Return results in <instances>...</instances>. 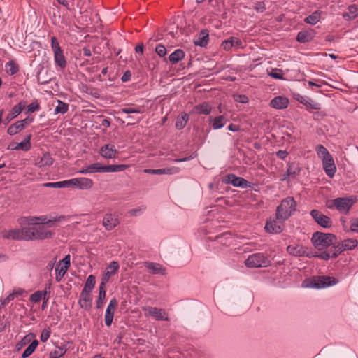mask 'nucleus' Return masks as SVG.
Wrapping results in <instances>:
<instances>
[{
	"mask_svg": "<svg viewBox=\"0 0 358 358\" xmlns=\"http://www.w3.org/2000/svg\"><path fill=\"white\" fill-rule=\"evenodd\" d=\"M45 224H36L31 227H27V241L45 240L52 237L54 233L48 229Z\"/></svg>",
	"mask_w": 358,
	"mask_h": 358,
	"instance_id": "f257e3e1",
	"label": "nucleus"
},
{
	"mask_svg": "<svg viewBox=\"0 0 358 358\" xmlns=\"http://www.w3.org/2000/svg\"><path fill=\"white\" fill-rule=\"evenodd\" d=\"M313 245L318 250H323L331 245H336V237L333 234L315 232L311 238Z\"/></svg>",
	"mask_w": 358,
	"mask_h": 358,
	"instance_id": "f03ea898",
	"label": "nucleus"
},
{
	"mask_svg": "<svg viewBox=\"0 0 358 358\" xmlns=\"http://www.w3.org/2000/svg\"><path fill=\"white\" fill-rule=\"evenodd\" d=\"M296 210V203L293 197L288 196L284 199L277 207L276 213L278 217L282 220H287Z\"/></svg>",
	"mask_w": 358,
	"mask_h": 358,
	"instance_id": "7ed1b4c3",
	"label": "nucleus"
},
{
	"mask_svg": "<svg viewBox=\"0 0 358 358\" xmlns=\"http://www.w3.org/2000/svg\"><path fill=\"white\" fill-rule=\"evenodd\" d=\"M245 264L248 268L267 267L271 261L264 254L257 252L249 255L245 260Z\"/></svg>",
	"mask_w": 358,
	"mask_h": 358,
	"instance_id": "20e7f679",
	"label": "nucleus"
},
{
	"mask_svg": "<svg viewBox=\"0 0 358 358\" xmlns=\"http://www.w3.org/2000/svg\"><path fill=\"white\" fill-rule=\"evenodd\" d=\"M353 203V201L349 198L339 197L329 201L327 206L329 209H336L341 213L348 214Z\"/></svg>",
	"mask_w": 358,
	"mask_h": 358,
	"instance_id": "39448f33",
	"label": "nucleus"
},
{
	"mask_svg": "<svg viewBox=\"0 0 358 358\" xmlns=\"http://www.w3.org/2000/svg\"><path fill=\"white\" fill-rule=\"evenodd\" d=\"M3 239L27 241V227L19 229H3L1 232Z\"/></svg>",
	"mask_w": 358,
	"mask_h": 358,
	"instance_id": "423d86ee",
	"label": "nucleus"
},
{
	"mask_svg": "<svg viewBox=\"0 0 358 358\" xmlns=\"http://www.w3.org/2000/svg\"><path fill=\"white\" fill-rule=\"evenodd\" d=\"M337 280L334 278L327 277V276H319L315 278L311 282L310 284H308V280H304L303 282V287H310L317 289L325 288L327 287L336 285L337 283Z\"/></svg>",
	"mask_w": 358,
	"mask_h": 358,
	"instance_id": "0eeeda50",
	"label": "nucleus"
},
{
	"mask_svg": "<svg viewBox=\"0 0 358 358\" xmlns=\"http://www.w3.org/2000/svg\"><path fill=\"white\" fill-rule=\"evenodd\" d=\"M286 220H282L278 217L275 213V218H270L267 220L265 225V230L271 234H280L285 228V222Z\"/></svg>",
	"mask_w": 358,
	"mask_h": 358,
	"instance_id": "6e6552de",
	"label": "nucleus"
},
{
	"mask_svg": "<svg viewBox=\"0 0 358 358\" xmlns=\"http://www.w3.org/2000/svg\"><path fill=\"white\" fill-rule=\"evenodd\" d=\"M142 310L145 317H152L158 321H169L168 313L164 309L152 306H145L142 308Z\"/></svg>",
	"mask_w": 358,
	"mask_h": 358,
	"instance_id": "1a4fd4ad",
	"label": "nucleus"
},
{
	"mask_svg": "<svg viewBox=\"0 0 358 358\" xmlns=\"http://www.w3.org/2000/svg\"><path fill=\"white\" fill-rule=\"evenodd\" d=\"M358 245V241L355 238H348L334 245V257H338L345 250L355 249Z\"/></svg>",
	"mask_w": 358,
	"mask_h": 358,
	"instance_id": "9d476101",
	"label": "nucleus"
},
{
	"mask_svg": "<svg viewBox=\"0 0 358 358\" xmlns=\"http://www.w3.org/2000/svg\"><path fill=\"white\" fill-rule=\"evenodd\" d=\"M223 182L227 184H231L234 187L242 188H247L251 186V183L249 181L234 174L227 175L223 179Z\"/></svg>",
	"mask_w": 358,
	"mask_h": 358,
	"instance_id": "9b49d317",
	"label": "nucleus"
},
{
	"mask_svg": "<svg viewBox=\"0 0 358 358\" xmlns=\"http://www.w3.org/2000/svg\"><path fill=\"white\" fill-rule=\"evenodd\" d=\"M310 215L315 221L321 227L324 228H329L332 225V221L330 217L322 214L318 210H312Z\"/></svg>",
	"mask_w": 358,
	"mask_h": 358,
	"instance_id": "f8f14e48",
	"label": "nucleus"
},
{
	"mask_svg": "<svg viewBox=\"0 0 358 358\" xmlns=\"http://www.w3.org/2000/svg\"><path fill=\"white\" fill-rule=\"evenodd\" d=\"M117 306V301L115 298L110 300L108 306L106 308L105 313V324L107 327H110L113 322L114 312Z\"/></svg>",
	"mask_w": 358,
	"mask_h": 358,
	"instance_id": "ddd939ff",
	"label": "nucleus"
},
{
	"mask_svg": "<svg viewBox=\"0 0 358 358\" xmlns=\"http://www.w3.org/2000/svg\"><path fill=\"white\" fill-rule=\"evenodd\" d=\"M287 251L289 254L296 257L310 256L308 248L299 245H290L287 248Z\"/></svg>",
	"mask_w": 358,
	"mask_h": 358,
	"instance_id": "4468645a",
	"label": "nucleus"
},
{
	"mask_svg": "<svg viewBox=\"0 0 358 358\" xmlns=\"http://www.w3.org/2000/svg\"><path fill=\"white\" fill-rule=\"evenodd\" d=\"M119 224V220L116 215L107 213L104 215L102 224L108 231L113 229Z\"/></svg>",
	"mask_w": 358,
	"mask_h": 358,
	"instance_id": "2eb2a0df",
	"label": "nucleus"
},
{
	"mask_svg": "<svg viewBox=\"0 0 358 358\" xmlns=\"http://www.w3.org/2000/svg\"><path fill=\"white\" fill-rule=\"evenodd\" d=\"M322 166L324 170L325 173L329 177L333 178L336 171V167L334 164V160L333 157L331 156L328 158L323 159Z\"/></svg>",
	"mask_w": 358,
	"mask_h": 358,
	"instance_id": "dca6fc26",
	"label": "nucleus"
},
{
	"mask_svg": "<svg viewBox=\"0 0 358 358\" xmlns=\"http://www.w3.org/2000/svg\"><path fill=\"white\" fill-rule=\"evenodd\" d=\"M66 220V217L65 215H59L49 220L47 219L46 216L31 217L29 220L30 222L40 221V224H46L48 227H52L53 222H58Z\"/></svg>",
	"mask_w": 358,
	"mask_h": 358,
	"instance_id": "f3484780",
	"label": "nucleus"
},
{
	"mask_svg": "<svg viewBox=\"0 0 358 358\" xmlns=\"http://www.w3.org/2000/svg\"><path fill=\"white\" fill-rule=\"evenodd\" d=\"M117 150L113 144H106L100 149V155L106 159H113L116 157Z\"/></svg>",
	"mask_w": 358,
	"mask_h": 358,
	"instance_id": "a211bd4d",
	"label": "nucleus"
},
{
	"mask_svg": "<svg viewBox=\"0 0 358 358\" xmlns=\"http://www.w3.org/2000/svg\"><path fill=\"white\" fill-rule=\"evenodd\" d=\"M92 299L91 292L82 290L78 303L82 308L89 310L92 307Z\"/></svg>",
	"mask_w": 358,
	"mask_h": 358,
	"instance_id": "6ab92c4d",
	"label": "nucleus"
},
{
	"mask_svg": "<svg viewBox=\"0 0 358 358\" xmlns=\"http://www.w3.org/2000/svg\"><path fill=\"white\" fill-rule=\"evenodd\" d=\"M242 45V41L240 38L231 36L228 39L223 41L221 43V47L225 51H229L232 48H239Z\"/></svg>",
	"mask_w": 358,
	"mask_h": 358,
	"instance_id": "aec40b11",
	"label": "nucleus"
},
{
	"mask_svg": "<svg viewBox=\"0 0 358 358\" xmlns=\"http://www.w3.org/2000/svg\"><path fill=\"white\" fill-rule=\"evenodd\" d=\"M76 188L81 190H89L92 189L94 185V182L92 179L85 177L75 178Z\"/></svg>",
	"mask_w": 358,
	"mask_h": 358,
	"instance_id": "412c9836",
	"label": "nucleus"
},
{
	"mask_svg": "<svg viewBox=\"0 0 358 358\" xmlns=\"http://www.w3.org/2000/svg\"><path fill=\"white\" fill-rule=\"evenodd\" d=\"M296 99L299 102L306 106L308 109L315 110L321 109V105L309 97L299 95Z\"/></svg>",
	"mask_w": 358,
	"mask_h": 358,
	"instance_id": "4be33fe9",
	"label": "nucleus"
},
{
	"mask_svg": "<svg viewBox=\"0 0 358 358\" xmlns=\"http://www.w3.org/2000/svg\"><path fill=\"white\" fill-rule=\"evenodd\" d=\"M145 266L152 274L165 275L166 273V268L160 264L147 262L145 263Z\"/></svg>",
	"mask_w": 358,
	"mask_h": 358,
	"instance_id": "5701e85b",
	"label": "nucleus"
},
{
	"mask_svg": "<svg viewBox=\"0 0 358 358\" xmlns=\"http://www.w3.org/2000/svg\"><path fill=\"white\" fill-rule=\"evenodd\" d=\"M180 169L178 167H171V168H166V169H145L144 172L146 173H150V174H176L179 173Z\"/></svg>",
	"mask_w": 358,
	"mask_h": 358,
	"instance_id": "b1692460",
	"label": "nucleus"
},
{
	"mask_svg": "<svg viewBox=\"0 0 358 358\" xmlns=\"http://www.w3.org/2000/svg\"><path fill=\"white\" fill-rule=\"evenodd\" d=\"M289 99L284 96H276L270 102V106L275 109H285L287 108Z\"/></svg>",
	"mask_w": 358,
	"mask_h": 358,
	"instance_id": "393cba45",
	"label": "nucleus"
},
{
	"mask_svg": "<svg viewBox=\"0 0 358 358\" xmlns=\"http://www.w3.org/2000/svg\"><path fill=\"white\" fill-rule=\"evenodd\" d=\"M212 110L211 106L207 102L196 105L193 108L192 112L197 114L208 115Z\"/></svg>",
	"mask_w": 358,
	"mask_h": 358,
	"instance_id": "a878e982",
	"label": "nucleus"
},
{
	"mask_svg": "<svg viewBox=\"0 0 358 358\" xmlns=\"http://www.w3.org/2000/svg\"><path fill=\"white\" fill-rule=\"evenodd\" d=\"M50 284L48 287H45L44 291H36L30 296V301L34 303H39L44 296H46L50 293Z\"/></svg>",
	"mask_w": 358,
	"mask_h": 358,
	"instance_id": "bb28decb",
	"label": "nucleus"
},
{
	"mask_svg": "<svg viewBox=\"0 0 358 358\" xmlns=\"http://www.w3.org/2000/svg\"><path fill=\"white\" fill-rule=\"evenodd\" d=\"M54 159L51 157L50 154L49 152H45L43 154V155L41 157V159L36 162V166L41 168L47 166H51L53 164Z\"/></svg>",
	"mask_w": 358,
	"mask_h": 358,
	"instance_id": "cd10ccee",
	"label": "nucleus"
},
{
	"mask_svg": "<svg viewBox=\"0 0 358 358\" xmlns=\"http://www.w3.org/2000/svg\"><path fill=\"white\" fill-rule=\"evenodd\" d=\"M101 173L102 172V165L100 163H94L92 164L86 168H83L79 171V173L81 174L86 173Z\"/></svg>",
	"mask_w": 358,
	"mask_h": 358,
	"instance_id": "c85d7f7f",
	"label": "nucleus"
},
{
	"mask_svg": "<svg viewBox=\"0 0 358 358\" xmlns=\"http://www.w3.org/2000/svg\"><path fill=\"white\" fill-rule=\"evenodd\" d=\"M358 13V7L357 6L353 4L348 8V11L343 13V17L346 20H354Z\"/></svg>",
	"mask_w": 358,
	"mask_h": 358,
	"instance_id": "c756f323",
	"label": "nucleus"
},
{
	"mask_svg": "<svg viewBox=\"0 0 358 358\" xmlns=\"http://www.w3.org/2000/svg\"><path fill=\"white\" fill-rule=\"evenodd\" d=\"M185 52L181 49H177L169 56V59L172 64L178 63L185 57Z\"/></svg>",
	"mask_w": 358,
	"mask_h": 358,
	"instance_id": "7c9ffc66",
	"label": "nucleus"
},
{
	"mask_svg": "<svg viewBox=\"0 0 358 358\" xmlns=\"http://www.w3.org/2000/svg\"><path fill=\"white\" fill-rule=\"evenodd\" d=\"M31 138V135H27L24 140L20 143L16 144L15 147H13L11 149L13 150H22L24 151H28L31 148V143L30 140Z\"/></svg>",
	"mask_w": 358,
	"mask_h": 358,
	"instance_id": "2f4dec72",
	"label": "nucleus"
},
{
	"mask_svg": "<svg viewBox=\"0 0 358 358\" xmlns=\"http://www.w3.org/2000/svg\"><path fill=\"white\" fill-rule=\"evenodd\" d=\"M129 167L126 164H117V165H102V172H120L124 171Z\"/></svg>",
	"mask_w": 358,
	"mask_h": 358,
	"instance_id": "473e14b6",
	"label": "nucleus"
},
{
	"mask_svg": "<svg viewBox=\"0 0 358 358\" xmlns=\"http://www.w3.org/2000/svg\"><path fill=\"white\" fill-rule=\"evenodd\" d=\"M120 112L126 114H130V113H138L141 114L145 112V107L142 106H129L124 108H122L120 110Z\"/></svg>",
	"mask_w": 358,
	"mask_h": 358,
	"instance_id": "72a5a7b5",
	"label": "nucleus"
},
{
	"mask_svg": "<svg viewBox=\"0 0 358 358\" xmlns=\"http://www.w3.org/2000/svg\"><path fill=\"white\" fill-rule=\"evenodd\" d=\"M24 108V105H23L22 103H20L15 105L12 108L11 113L7 115V117H6L7 122H10L13 118H15L18 115H20L22 113V111L23 110Z\"/></svg>",
	"mask_w": 358,
	"mask_h": 358,
	"instance_id": "f704fd0d",
	"label": "nucleus"
},
{
	"mask_svg": "<svg viewBox=\"0 0 358 358\" xmlns=\"http://www.w3.org/2000/svg\"><path fill=\"white\" fill-rule=\"evenodd\" d=\"M209 34L207 31L202 30L199 36V38L196 41H194L195 45L205 47L208 42Z\"/></svg>",
	"mask_w": 358,
	"mask_h": 358,
	"instance_id": "c9c22d12",
	"label": "nucleus"
},
{
	"mask_svg": "<svg viewBox=\"0 0 358 358\" xmlns=\"http://www.w3.org/2000/svg\"><path fill=\"white\" fill-rule=\"evenodd\" d=\"M227 121V119L224 115H219L213 119L212 122V127L215 130L219 129L225 125Z\"/></svg>",
	"mask_w": 358,
	"mask_h": 358,
	"instance_id": "e433bc0d",
	"label": "nucleus"
},
{
	"mask_svg": "<svg viewBox=\"0 0 358 358\" xmlns=\"http://www.w3.org/2000/svg\"><path fill=\"white\" fill-rule=\"evenodd\" d=\"M105 298H106V287H103V283H100L99 288V296H98V299L96 302L97 308H101L103 306Z\"/></svg>",
	"mask_w": 358,
	"mask_h": 358,
	"instance_id": "4c0bfd02",
	"label": "nucleus"
},
{
	"mask_svg": "<svg viewBox=\"0 0 358 358\" xmlns=\"http://www.w3.org/2000/svg\"><path fill=\"white\" fill-rule=\"evenodd\" d=\"M54 58L57 65H58L61 68H64L66 66V62L62 50L54 52Z\"/></svg>",
	"mask_w": 358,
	"mask_h": 358,
	"instance_id": "58836bf2",
	"label": "nucleus"
},
{
	"mask_svg": "<svg viewBox=\"0 0 358 358\" xmlns=\"http://www.w3.org/2000/svg\"><path fill=\"white\" fill-rule=\"evenodd\" d=\"M189 120V115L187 113L182 114L181 116L178 117L176 122V128L177 129H182L187 124Z\"/></svg>",
	"mask_w": 358,
	"mask_h": 358,
	"instance_id": "ea45409f",
	"label": "nucleus"
},
{
	"mask_svg": "<svg viewBox=\"0 0 358 358\" xmlns=\"http://www.w3.org/2000/svg\"><path fill=\"white\" fill-rule=\"evenodd\" d=\"M24 129V126L19 121L12 124L7 130L9 135L13 136Z\"/></svg>",
	"mask_w": 358,
	"mask_h": 358,
	"instance_id": "a19ab883",
	"label": "nucleus"
},
{
	"mask_svg": "<svg viewBox=\"0 0 358 358\" xmlns=\"http://www.w3.org/2000/svg\"><path fill=\"white\" fill-rule=\"evenodd\" d=\"M315 150L317 155L322 160L331 156L327 149L322 145H317L315 148Z\"/></svg>",
	"mask_w": 358,
	"mask_h": 358,
	"instance_id": "79ce46f5",
	"label": "nucleus"
},
{
	"mask_svg": "<svg viewBox=\"0 0 358 358\" xmlns=\"http://www.w3.org/2000/svg\"><path fill=\"white\" fill-rule=\"evenodd\" d=\"M38 342L37 340H34L31 344L25 349L22 355V358H27L29 357L36 350L38 346Z\"/></svg>",
	"mask_w": 358,
	"mask_h": 358,
	"instance_id": "37998d69",
	"label": "nucleus"
},
{
	"mask_svg": "<svg viewBox=\"0 0 358 358\" xmlns=\"http://www.w3.org/2000/svg\"><path fill=\"white\" fill-rule=\"evenodd\" d=\"M320 20V13L317 11L313 13L311 15L307 16L304 19V22L310 24H316Z\"/></svg>",
	"mask_w": 358,
	"mask_h": 358,
	"instance_id": "c03bdc74",
	"label": "nucleus"
},
{
	"mask_svg": "<svg viewBox=\"0 0 358 358\" xmlns=\"http://www.w3.org/2000/svg\"><path fill=\"white\" fill-rule=\"evenodd\" d=\"M67 271L68 269H66V267L61 266V264H58L57 265V267L55 268V279L57 282H60L62 280Z\"/></svg>",
	"mask_w": 358,
	"mask_h": 358,
	"instance_id": "a18cd8bd",
	"label": "nucleus"
},
{
	"mask_svg": "<svg viewBox=\"0 0 358 358\" xmlns=\"http://www.w3.org/2000/svg\"><path fill=\"white\" fill-rule=\"evenodd\" d=\"M6 72L9 75H14L19 71V66L13 61H10L6 64Z\"/></svg>",
	"mask_w": 358,
	"mask_h": 358,
	"instance_id": "49530a36",
	"label": "nucleus"
},
{
	"mask_svg": "<svg viewBox=\"0 0 358 358\" xmlns=\"http://www.w3.org/2000/svg\"><path fill=\"white\" fill-rule=\"evenodd\" d=\"M96 283L95 277L93 275L88 276L83 290L91 292Z\"/></svg>",
	"mask_w": 358,
	"mask_h": 358,
	"instance_id": "de8ad7c7",
	"label": "nucleus"
},
{
	"mask_svg": "<svg viewBox=\"0 0 358 358\" xmlns=\"http://www.w3.org/2000/svg\"><path fill=\"white\" fill-rule=\"evenodd\" d=\"M296 39L300 43H306L312 39V36L307 31H300L297 34Z\"/></svg>",
	"mask_w": 358,
	"mask_h": 358,
	"instance_id": "09e8293b",
	"label": "nucleus"
},
{
	"mask_svg": "<svg viewBox=\"0 0 358 358\" xmlns=\"http://www.w3.org/2000/svg\"><path fill=\"white\" fill-rule=\"evenodd\" d=\"M58 105L56 106L55 109V113H62L64 114L68 111L69 105L66 103H64L61 101H57Z\"/></svg>",
	"mask_w": 358,
	"mask_h": 358,
	"instance_id": "8fccbe9b",
	"label": "nucleus"
},
{
	"mask_svg": "<svg viewBox=\"0 0 358 358\" xmlns=\"http://www.w3.org/2000/svg\"><path fill=\"white\" fill-rule=\"evenodd\" d=\"M300 169L298 166H295L294 164H290L287 171V175L289 177H295L300 172Z\"/></svg>",
	"mask_w": 358,
	"mask_h": 358,
	"instance_id": "3c124183",
	"label": "nucleus"
},
{
	"mask_svg": "<svg viewBox=\"0 0 358 358\" xmlns=\"http://www.w3.org/2000/svg\"><path fill=\"white\" fill-rule=\"evenodd\" d=\"M268 75L275 79L283 80V72L281 69H273L271 71L268 73Z\"/></svg>",
	"mask_w": 358,
	"mask_h": 358,
	"instance_id": "603ef678",
	"label": "nucleus"
},
{
	"mask_svg": "<svg viewBox=\"0 0 358 358\" xmlns=\"http://www.w3.org/2000/svg\"><path fill=\"white\" fill-rule=\"evenodd\" d=\"M334 248L330 250V252H322L317 255H315V257H318L322 259L328 260L330 258H336L337 257H334Z\"/></svg>",
	"mask_w": 358,
	"mask_h": 358,
	"instance_id": "864d4df0",
	"label": "nucleus"
},
{
	"mask_svg": "<svg viewBox=\"0 0 358 358\" xmlns=\"http://www.w3.org/2000/svg\"><path fill=\"white\" fill-rule=\"evenodd\" d=\"M75 178H72L70 180H66L64 181H61V187L62 188H69L71 187H76V182Z\"/></svg>",
	"mask_w": 358,
	"mask_h": 358,
	"instance_id": "5fc2aeb1",
	"label": "nucleus"
},
{
	"mask_svg": "<svg viewBox=\"0 0 358 358\" xmlns=\"http://www.w3.org/2000/svg\"><path fill=\"white\" fill-rule=\"evenodd\" d=\"M119 268V265L117 262L113 261L110 263L108 266L107 267V271H110V273L113 275L115 274Z\"/></svg>",
	"mask_w": 358,
	"mask_h": 358,
	"instance_id": "6e6d98bb",
	"label": "nucleus"
},
{
	"mask_svg": "<svg viewBox=\"0 0 358 358\" xmlns=\"http://www.w3.org/2000/svg\"><path fill=\"white\" fill-rule=\"evenodd\" d=\"M51 48L52 49L53 52L62 50L59 42L57 38L55 36H52L51 38Z\"/></svg>",
	"mask_w": 358,
	"mask_h": 358,
	"instance_id": "4d7b16f0",
	"label": "nucleus"
},
{
	"mask_svg": "<svg viewBox=\"0 0 358 358\" xmlns=\"http://www.w3.org/2000/svg\"><path fill=\"white\" fill-rule=\"evenodd\" d=\"M155 52L159 57H165L166 55V48L162 45L158 44L155 48Z\"/></svg>",
	"mask_w": 358,
	"mask_h": 358,
	"instance_id": "13d9d810",
	"label": "nucleus"
},
{
	"mask_svg": "<svg viewBox=\"0 0 358 358\" xmlns=\"http://www.w3.org/2000/svg\"><path fill=\"white\" fill-rule=\"evenodd\" d=\"M58 264H61V266H66V269H69V268L71 266L70 255H66L64 259H62L61 261H59Z\"/></svg>",
	"mask_w": 358,
	"mask_h": 358,
	"instance_id": "bf43d9fd",
	"label": "nucleus"
},
{
	"mask_svg": "<svg viewBox=\"0 0 358 358\" xmlns=\"http://www.w3.org/2000/svg\"><path fill=\"white\" fill-rule=\"evenodd\" d=\"M50 336V329H43L41 332L40 338L42 342H45Z\"/></svg>",
	"mask_w": 358,
	"mask_h": 358,
	"instance_id": "052dcab7",
	"label": "nucleus"
},
{
	"mask_svg": "<svg viewBox=\"0 0 358 358\" xmlns=\"http://www.w3.org/2000/svg\"><path fill=\"white\" fill-rule=\"evenodd\" d=\"M113 274L110 273V271H106V272L103 273V276H102V278H101V283H103V287H106V284L107 283V282L109 280L110 276L112 275Z\"/></svg>",
	"mask_w": 358,
	"mask_h": 358,
	"instance_id": "680f3d73",
	"label": "nucleus"
},
{
	"mask_svg": "<svg viewBox=\"0 0 358 358\" xmlns=\"http://www.w3.org/2000/svg\"><path fill=\"white\" fill-rule=\"evenodd\" d=\"M350 230L358 233V218H354L350 221Z\"/></svg>",
	"mask_w": 358,
	"mask_h": 358,
	"instance_id": "e2e57ef3",
	"label": "nucleus"
},
{
	"mask_svg": "<svg viewBox=\"0 0 358 358\" xmlns=\"http://www.w3.org/2000/svg\"><path fill=\"white\" fill-rule=\"evenodd\" d=\"M40 106L39 104L37 102H32L27 106V112L28 113H33L36 110H38L39 109Z\"/></svg>",
	"mask_w": 358,
	"mask_h": 358,
	"instance_id": "0e129e2a",
	"label": "nucleus"
},
{
	"mask_svg": "<svg viewBox=\"0 0 358 358\" xmlns=\"http://www.w3.org/2000/svg\"><path fill=\"white\" fill-rule=\"evenodd\" d=\"M145 207H141L138 208H134L130 210L128 213L131 216H136L141 214L143 210H145Z\"/></svg>",
	"mask_w": 358,
	"mask_h": 358,
	"instance_id": "69168bd1",
	"label": "nucleus"
},
{
	"mask_svg": "<svg viewBox=\"0 0 358 358\" xmlns=\"http://www.w3.org/2000/svg\"><path fill=\"white\" fill-rule=\"evenodd\" d=\"M17 296V293H10L6 298H5L2 302L3 305L8 304L10 301L15 299V298Z\"/></svg>",
	"mask_w": 358,
	"mask_h": 358,
	"instance_id": "338daca9",
	"label": "nucleus"
},
{
	"mask_svg": "<svg viewBox=\"0 0 358 358\" xmlns=\"http://www.w3.org/2000/svg\"><path fill=\"white\" fill-rule=\"evenodd\" d=\"M234 99L236 101L245 103L248 102V98L245 95H236Z\"/></svg>",
	"mask_w": 358,
	"mask_h": 358,
	"instance_id": "774afa93",
	"label": "nucleus"
}]
</instances>
